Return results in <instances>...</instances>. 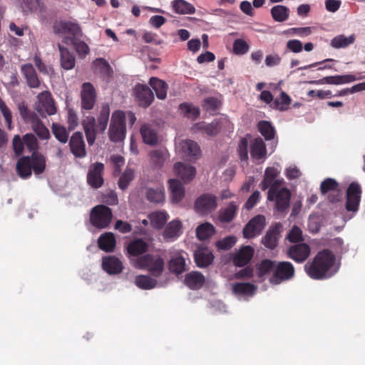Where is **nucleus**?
Masks as SVG:
<instances>
[{"mask_svg": "<svg viewBox=\"0 0 365 365\" xmlns=\"http://www.w3.org/2000/svg\"><path fill=\"white\" fill-rule=\"evenodd\" d=\"M335 256L330 250L324 249L319 252L312 261L304 265L306 273L313 279H324L330 277L334 272L331 269L335 263Z\"/></svg>", "mask_w": 365, "mask_h": 365, "instance_id": "1", "label": "nucleus"}, {"mask_svg": "<svg viewBox=\"0 0 365 365\" xmlns=\"http://www.w3.org/2000/svg\"><path fill=\"white\" fill-rule=\"evenodd\" d=\"M46 167V158L42 153H33L31 155L20 157L16 164V172L22 179H27L34 171L36 175L44 173Z\"/></svg>", "mask_w": 365, "mask_h": 365, "instance_id": "2", "label": "nucleus"}, {"mask_svg": "<svg viewBox=\"0 0 365 365\" xmlns=\"http://www.w3.org/2000/svg\"><path fill=\"white\" fill-rule=\"evenodd\" d=\"M135 264L137 268L146 269L155 277H159L165 269V260L159 255L145 254L138 257Z\"/></svg>", "mask_w": 365, "mask_h": 365, "instance_id": "3", "label": "nucleus"}, {"mask_svg": "<svg viewBox=\"0 0 365 365\" xmlns=\"http://www.w3.org/2000/svg\"><path fill=\"white\" fill-rule=\"evenodd\" d=\"M113 212L110 207L104 205L93 207L90 212L91 224L98 229L106 228L111 222Z\"/></svg>", "mask_w": 365, "mask_h": 365, "instance_id": "4", "label": "nucleus"}, {"mask_svg": "<svg viewBox=\"0 0 365 365\" xmlns=\"http://www.w3.org/2000/svg\"><path fill=\"white\" fill-rule=\"evenodd\" d=\"M125 115L122 110H115L111 117L109 138L113 142H120L125 137Z\"/></svg>", "mask_w": 365, "mask_h": 365, "instance_id": "5", "label": "nucleus"}, {"mask_svg": "<svg viewBox=\"0 0 365 365\" xmlns=\"http://www.w3.org/2000/svg\"><path fill=\"white\" fill-rule=\"evenodd\" d=\"M295 269L290 262L283 261L278 262L274 267V272L269 279L272 284H279L294 277Z\"/></svg>", "mask_w": 365, "mask_h": 365, "instance_id": "6", "label": "nucleus"}, {"mask_svg": "<svg viewBox=\"0 0 365 365\" xmlns=\"http://www.w3.org/2000/svg\"><path fill=\"white\" fill-rule=\"evenodd\" d=\"M217 207V197L210 193L201 195L195 202V209L200 215L210 213L215 210Z\"/></svg>", "mask_w": 365, "mask_h": 365, "instance_id": "7", "label": "nucleus"}, {"mask_svg": "<svg viewBox=\"0 0 365 365\" xmlns=\"http://www.w3.org/2000/svg\"><path fill=\"white\" fill-rule=\"evenodd\" d=\"M361 189L359 184L352 182L347 188L345 207L348 212H356L361 201Z\"/></svg>", "mask_w": 365, "mask_h": 365, "instance_id": "8", "label": "nucleus"}, {"mask_svg": "<svg viewBox=\"0 0 365 365\" xmlns=\"http://www.w3.org/2000/svg\"><path fill=\"white\" fill-rule=\"evenodd\" d=\"M104 165L102 163H95L92 164L87 173V183L93 188H100L104 183L103 173Z\"/></svg>", "mask_w": 365, "mask_h": 365, "instance_id": "9", "label": "nucleus"}, {"mask_svg": "<svg viewBox=\"0 0 365 365\" xmlns=\"http://www.w3.org/2000/svg\"><path fill=\"white\" fill-rule=\"evenodd\" d=\"M266 225L265 217L258 215L252 218L245 226L242 233L245 238L251 239L259 235Z\"/></svg>", "mask_w": 365, "mask_h": 365, "instance_id": "10", "label": "nucleus"}, {"mask_svg": "<svg viewBox=\"0 0 365 365\" xmlns=\"http://www.w3.org/2000/svg\"><path fill=\"white\" fill-rule=\"evenodd\" d=\"M96 102V91L94 86L89 82L83 83L81 91V108L91 110Z\"/></svg>", "mask_w": 365, "mask_h": 365, "instance_id": "11", "label": "nucleus"}, {"mask_svg": "<svg viewBox=\"0 0 365 365\" xmlns=\"http://www.w3.org/2000/svg\"><path fill=\"white\" fill-rule=\"evenodd\" d=\"M311 254L310 247L304 243H298L290 246L287 251V255L297 263H302L305 262Z\"/></svg>", "mask_w": 365, "mask_h": 365, "instance_id": "12", "label": "nucleus"}, {"mask_svg": "<svg viewBox=\"0 0 365 365\" xmlns=\"http://www.w3.org/2000/svg\"><path fill=\"white\" fill-rule=\"evenodd\" d=\"M134 93L139 106L146 108L154 101V94L152 90L145 84L138 83L134 88Z\"/></svg>", "mask_w": 365, "mask_h": 365, "instance_id": "13", "label": "nucleus"}, {"mask_svg": "<svg viewBox=\"0 0 365 365\" xmlns=\"http://www.w3.org/2000/svg\"><path fill=\"white\" fill-rule=\"evenodd\" d=\"M282 227L280 222L270 226L262 239V244L269 250H274L278 245Z\"/></svg>", "mask_w": 365, "mask_h": 365, "instance_id": "14", "label": "nucleus"}, {"mask_svg": "<svg viewBox=\"0 0 365 365\" xmlns=\"http://www.w3.org/2000/svg\"><path fill=\"white\" fill-rule=\"evenodd\" d=\"M38 111L43 115L44 113L48 115H54L56 113V108L54 101L48 91L41 92L38 95Z\"/></svg>", "mask_w": 365, "mask_h": 365, "instance_id": "15", "label": "nucleus"}, {"mask_svg": "<svg viewBox=\"0 0 365 365\" xmlns=\"http://www.w3.org/2000/svg\"><path fill=\"white\" fill-rule=\"evenodd\" d=\"M291 192L287 187H282L269 201L274 202L276 210L279 212H285L290 205Z\"/></svg>", "mask_w": 365, "mask_h": 365, "instance_id": "16", "label": "nucleus"}, {"mask_svg": "<svg viewBox=\"0 0 365 365\" xmlns=\"http://www.w3.org/2000/svg\"><path fill=\"white\" fill-rule=\"evenodd\" d=\"M361 78H356L354 75L346 74V75H336L326 76L319 80L309 81L310 84L322 85V84H330V85H341L354 82Z\"/></svg>", "mask_w": 365, "mask_h": 365, "instance_id": "17", "label": "nucleus"}, {"mask_svg": "<svg viewBox=\"0 0 365 365\" xmlns=\"http://www.w3.org/2000/svg\"><path fill=\"white\" fill-rule=\"evenodd\" d=\"M71 153L76 157L83 158L86 155V144L81 132H75L69 141Z\"/></svg>", "mask_w": 365, "mask_h": 365, "instance_id": "18", "label": "nucleus"}, {"mask_svg": "<svg viewBox=\"0 0 365 365\" xmlns=\"http://www.w3.org/2000/svg\"><path fill=\"white\" fill-rule=\"evenodd\" d=\"M102 268L108 274H118L122 272L123 265L115 256H106L102 258Z\"/></svg>", "mask_w": 365, "mask_h": 365, "instance_id": "19", "label": "nucleus"}, {"mask_svg": "<svg viewBox=\"0 0 365 365\" xmlns=\"http://www.w3.org/2000/svg\"><path fill=\"white\" fill-rule=\"evenodd\" d=\"M21 71L26 79L27 86L31 88H38L41 86L38 76L31 63H25L21 66Z\"/></svg>", "mask_w": 365, "mask_h": 365, "instance_id": "20", "label": "nucleus"}, {"mask_svg": "<svg viewBox=\"0 0 365 365\" xmlns=\"http://www.w3.org/2000/svg\"><path fill=\"white\" fill-rule=\"evenodd\" d=\"M55 34H68L74 38L79 36L81 33L79 25L68 21H60L55 23L53 26Z\"/></svg>", "mask_w": 365, "mask_h": 365, "instance_id": "21", "label": "nucleus"}, {"mask_svg": "<svg viewBox=\"0 0 365 365\" xmlns=\"http://www.w3.org/2000/svg\"><path fill=\"white\" fill-rule=\"evenodd\" d=\"M254 249L251 246H244L232 257V262L237 267H244L252 259Z\"/></svg>", "mask_w": 365, "mask_h": 365, "instance_id": "22", "label": "nucleus"}, {"mask_svg": "<svg viewBox=\"0 0 365 365\" xmlns=\"http://www.w3.org/2000/svg\"><path fill=\"white\" fill-rule=\"evenodd\" d=\"M182 222L180 220H174L169 222L163 233L164 240L166 242L175 241L182 234Z\"/></svg>", "mask_w": 365, "mask_h": 365, "instance_id": "23", "label": "nucleus"}, {"mask_svg": "<svg viewBox=\"0 0 365 365\" xmlns=\"http://www.w3.org/2000/svg\"><path fill=\"white\" fill-rule=\"evenodd\" d=\"M140 134L143 142L150 145L158 143L159 136L156 127L151 124H144L140 128Z\"/></svg>", "mask_w": 365, "mask_h": 365, "instance_id": "24", "label": "nucleus"}, {"mask_svg": "<svg viewBox=\"0 0 365 365\" xmlns=\"http://www.w3.org/2000/svg\"><path fill=\"white\" fill-rule=\"evenodd\" d=\"M194 259L198 267L205 268L213 262L214 255L207 248H199L195 252Z\"/></svg>", "mask_w": 365, "mask_h": 365, "instance_id": "25", "label": "nucleus"}, {"mask_svg": "<svg viewBox=\"0 0 365 365\" xmlns=\"http://www.w3.org/2000/svg\"><path fill=\"white\" fill-rule=\"evenodd\" d=\"M205 282L204 275L198 271H192L185 274L184 284L190 289L197 290L202 288Z\"/></svg>", "mask_w": 365, "mask_h": 365, "instance_id": "26", "label": "nucleus"}, {"mask_svg": "<svg viewBox=\"0 0 365 365\" xmlns=\"http://www.w3.org/2000/svg\"><path fill=\"white\" fill-rule=\"evenodd\" d=\"M174 171L178 177L181 178L185 182H189L193 179L196 174L195 168L193 166L178 162L174 165Z\"/></svg>", "mask_w": 365, "mask_h": 365, "instance_id": "27", "label": "nucleus"}, {"mask_svg": "<svg viewBox=\"0 0 365 365\" xmlns=\"http://www.w3.org/2000/svg\"><path fill=\"white\" fill-rule=\"evenodd\" d=\"M82 125L85 131L86 137L88 143L92 145L96 138L97 125L96 124V119L93 116H86L82 120Z\"/></svg>", "mask_w": 365, "mask_h": 365, "instance_id": "28", "label": "nucleus"}, {"mask_svg": "<svg viewBox=\"0 0 365 365\" xmlns=\"http://www.w3.org/2000/svg\"><path fill=\"white\" fill-rule=\"evenodd\" d=\"M168 184L172 201L178 203L185 196V187L177 179L169 180Z\"/></svg>", "mask_w": 365, "mask_h": 365, "instance_id": "29", "label": "nucleus"}, {"mask_svg": "<svg viewBox=\"0 0 365 365\" xmlns=\"http://www.w3.org/2000/svg\"><path fill=\"white\" fill-rule=\"evenodd\" d=\"M58 48L60 52V61L61 66L65 70H71L74 68L76 64V58L68 49L61 44H58Z\"/></svg>", "mask_w": 365, "mask_h": 365, "instance_id": "30", "label": "nucleus"}, {"mask_svg": "<svg viewBox=\"0 0 365 365\" xmlns=\"http://www.w3.org/2000/svg\"><path fill=\"white\" fill-rule=\"evenodd\" d=\"M93 68L94 73L100 75L103 79L110 78L113 73L108 62L102 58H97L93 62Z\"/></svg>", "mask_w": 365, "mask_h": 365, "instance_id": "31", "label": "nucleus"}, {"mask_svg": "<svg viewBox=\"0 0 365 365\" xmlns=\"http://www.w3.org/2000/svg\"><path fill=\"white\" fill-rule=\"evenodd\" d=\"M250 155L255 160L265 158L267 155L266 145L261 138H255L251 143Z\"/></svg>", "mask_w": 365, "mask_h": 365, "instance_id": "32", "label": "nucleus"}, {"mask_svg": "<svg viewBox=\"0 0 365 365\" xmlns=\"http://www.w3.org/2000/svg\"><path fill=\"white\" fill-rule=\"evenodd\" d=\"M98 247L106 252H112L116 245V240L112 232L102 234L98 240Z\"/></svg>", "mask_w": 365, "mask_h": 365, "instance_id": "33", "label": "nucleus"}, {"mask_svg": "<svg viewBox=\"0 0 365 365\" xmlns=\"http://www.w3.org/2000/svg\"><path fill=\"white\" fill-rule=\"evenodd\" d=\"M168 267L172 273L180 274L186 270L185 259L181 254L177 253L170 258Z\"/></svg>", "mask_w": 365, "mask_h": 365, "instance_id": "34", "label": "nucleus"}, {"mask_svg": "<svg viewBox=\"0 0 365 365\" xmlns=\"http://www.w3.org/2000/svg\"><path fill=\"white\" fill-rule=\"evenodd\" d=\"M149 84L155 91L158 99L164 100L166 98L168 85L164 81L157 77H151L149 80Z\"/></svg>", "mask_w": 365, "mask_h": 365, "instance_id": "35", "label": "nucleus"}, {"mask_svg": "<svg viewBox=\"0 0 365 365\" xmlns=\"http://www.w3.org/2000/svg\"><path fill=\"white\" fill-rule=\"evenodd\" d=\"M148 250V245L142 239H136L131 241L128 247L127 251L130 255L138 256L145 253Z\"/></svg>", "mask_w": 365, "mask_h": 365, "instance_id": "36", "label": "nucleus"}, {"mask_svg": "<svg viewBox=\"0 0 365 365\" xmlns=\"http://www.w3.org/2000/svg\"><path fill=\"white\" fill-rule=\"evenodd\" d=\"M220 128V123L215 120L208 124L205 122L195 123L192 127V130L204 131L207 135L214 136L219 133Z\"/></svg>", "mask_w": 365, "mask_h": 365, "instance_id": "37", "label": "nucleus"}, {"mask_svg": "<svg viewBox=\"0 0 365 365\" xmlns=\"http://www.w3.org/2000/svg\"><path fill=\"white\" fill-rule=\"evenodd\" d=\"M289 9L284 5H276L270 10V14L274 21L284 22L289 19Z\"/></svg>", "mask_w": 365, "mask_h": 365, "instance_id": "38", "label": "nucleus"}, {"mask_svg": "<svg viewBox=\"0 0 365 365\" xmlns=\"http://www.w3.org/2000/svg\"><path fill=\"white\" fill-rule=\"evenodd\" d=\"M34 117L31 120V127L35 133L42 140H47L50 138L48 129L39 120L36 115H32Z\"/></svg>", "mask_w": 365, "mask_h": 365, "instance_id": "39", "label": "nucleus"}, {"mask_svg": "<svg viewBox=\"0 0 365 365\" xmlns=\"http://www.w3.org/2000/svg\"><path fill=\"white\" fill-rule=\"evenodd\" d=\"M355 41L354 34L346 36L343 34L338 35L331 40L330 46L336 49L344 48L354 43Z\"/></svg>", "mask_w": 365, "mask_h": 365, "instance_id": "40", "label": "nucleus"}, {"mask_svg": "<svg viewBox=\"0 0 365 365\" xmlns=\"http://www.w3.org/2000/svg\"><path fill=\"white\" fill-rule=\"evenodd\" d=\"M238 210L237 205L234 202H231L228 205L220 210L219 219L222 222H231Z\"/></svg>", "mask_w": 365, "mask_h": 365, "instance_id": "41", "label": "nucleus"}, {"mask_svg": "<svg viewBox=\"0 0 365 365\" xmlns=\"http://www.w3.org/2000/svg\"><path fill=\"white\" fill-rule=\"evenodd\" d=\"M173 8L175 13L180 14H193L195 12L194 6L185 0H175Z\"/></svg>", "mask_w": 365, "mask_h": 365, "instance_id": "42", "label": "nucleus"}, {"mask_svg": "<svg viewBox=\"0 0 365 365\" xmlns=\"http://www.w3.org/2000/svg\"><path fill=\"white\" fill-rule=\"evenodd\" d=\"M215 232V227L209 222L199 225L196 229V235L200 240H205L211 237Z\"/></svg>", "mask_w": 365, "mask_h": 365, "instance_id": "43", "label": "nucleus"}, {"mask_svg": "<svg viewBox=\"0 0 365 365\" xmlns=\"http://www.w3.org/2000/svg\"><path fill=\"white\" fill-rule=\"evenodd\" d=\"M146 199L151 203L159 204L164 201L165 193L163 189L148 188L145 192Z\"/></svg>", "mask_w": 365, "mask_h": 365, "instance_id": "44", "label": "nucleus"}, {"mask_svg": "<svg viewBox=\"0 0 365 365\" xmlns=\"http://www.w3.org/2000/svg\"><path fill=\"white\" fill-rule=\"evenodd\" d=\"M257 128L266 140L274 139L275 129L270 122L267 120L259 121L257 124Z\"/></svg>", "mask_w": 365, "mask_h": 365, "instance_id": "45", "label": "nucleus"}, {"mask_svg": "<svg viewBox=\"0 0 365 365\" xmlns=\"http://www.w3.org/2000/svg\"><path fill=\"white\" fill-rule=\"evenodd\" d=\"M110 115V108L108 104H103L98 117L97 129L100 132H104L107 128Z\"/></svg>", "mask_w": 365, "mask_h": 365, "instance_id": "46", "label": "nucleus"}, {"mask_svg": "<svg viewBox=\"0 0 365 365\" xmlns=\"http://www.w3.org/2000/svg\"><path fill=\"white\" fill-rule=\"evenodd\" d=\"M151 225L155 229H161L168 220V215L165 212H153L149 215Z\"/></svg>", "mask_w": 365, "mask_h": 365, "instance_id": "47", "label": "nucleus"}, {"mask_svg": "<svg viewBox=\"0 0 365 365\" xmlns=\"http://www.w3.org/2000/svg\"><path fill=\"white\" fill-rule=\"evenodd\" d=\"M291 102L290 96L284 91H281L279 98L274 99L273 102V108L280 111H286L288 110Z\"/></svg>", "mask_w": 365, "mask_h": 365, "instance_id": "48", "label": "nucleus"}, {"mask_svg": "<svg viewBox=\"0 0 365 365\" xmlns=\"http://www.w3.org/2000/svg\"><path fill=\"white\" fill-rule=\"evenodd\" d=\"M135 284L140 289H150L156 286L157 281L150 276L140 274L135 277Z\"/></svg>", "mask_w": 365, "mask_h": 365, "instance_id": "49", "label": "nucleus"}, {"mask_svg": "<svg viewBox=\"0 0 365 365\" xmlns=\"http://www.w3.org/2000/svg\"><path fill=\"white\" fill-rule=\"evenodd\" d=\"M135 178V171L133 168L127 167L120 176L118 185L120 190H125Z\"/></svg>", "mask_w": 365, "mask_h": 365, "instance_id": "50", "label": "nucleus"}, {"mask_svg": "<svg viewBox=\"0 0 365 365\" xmlns=\"http://www.w3.org/2000/svg\"><path fill=\"white\" fill-rule=\"evenodd\" d=\"M279 171L274 167H269L265 170L263 180L260 183V187L262 190H266L269 187L270 182L277 180V178Z\"/></svg>", "mask_w": 365, "mask_h": 365, "instance_id": "51", "label": "nucleus"}, {"mask_svg": "<svg viewBox=\"0 0 365 365\" xmlns=\"http://www.w3.org/2000/svg\"><path fill=\"white\" fill-rule=\"evenodd\" d=\"M182 150L187 155L196 158L200 155V149L198 144L191 140H187L182 143Z\"/></svg>", "mask_w": 365, "mask_h": 365, "instance_id": "52", "label": "nucleus"}, {"mask_svg": "<svg viewBox=\"0 0 365 365\" xmlns=\"http://www.w3.org/2000/svg\"><path fill=\"white\" fill-rule=\"evenodd\" d=\"M255 289V286L249 282H238L232 287L234 293L243 295H252Z\"/></svg>", "mask_w": 365, "mask_h": 365, "instance_id": "53", "label": "nucleus"}, {"mask_svg": "<svg viewBox=\"0 0 365 365\" xmlns=\"http://www.w3.org/2000/svg\"><path fill=\"white\" fill-rule=\"evenodd\" d=\"M320 191L323 195L329 192H336L339 194L340 191L339 183L333 178H326L321 182Z\"/></svg>", "mask_w": 365, "mask_h": 365, "instance_id": "54", "label": "nucleus"}, {"mask_svg": "<svg viewBox=\"0 0 365 365\" xmlns=\"http://www.w3.org/2000/svg\"><path fill=\"white\" fill-rule=\"evenodd\" d=\"M51 130L55 138L59 142L66 143L68 141V133L64 126L53 123L51 126Z\"/></svg>", "mask_w": 365, "mask_h": 365, "instance_id": "55", "label": "nucleus"}, {"mask_svg": "<svg viewBox=\"0 0 365 365\" xmlns=\"http://www.w3.org/2000/svg\"><path fill=\"white\" fill-rule=\"evenodd\" d=\"M23 141L28 150L31 153H39L38 142L36 137L33 133H26L23 136Z\"/></svg>", "mask_w": 365, "mask_h": 365, "instance_id": "56", "label": "nucleus"}, {"mask_svg": "<svg viewBox=\"0 0 365 365\" xmlns=\"http://www.w3.org/2000/svg\"><path fill=\"white\" fill-rule=\"evenodd\" d=\"M180 108L184 115L192 120L196 119L200 115V109L189 103H182Z\"/></svg>", "mask_w": 365, "mask_h": 365, "instance_id": "57", "label": "nucleus"}, {"mask_svg": "<svg viewBox=\"0 0 365 365\" xmlns=\"http://www.w3.org/2000/svg\"><path fill=\"white\" fill-rule=\"evenodd\" d=\"M275 262L271 259H263L258 266V275L263 277L272 271L274 272Z\"/></svg>", "mask_w": 365, "mask_h": 365, "instance_id": "58", "label": "nucleus"}, {"mask_svg": "<svg viewBox=\"0 0 365 365\" xmlns=\"http://www.w3.org/2000/svg\"><path fill=\"white\" fill-rule=\"evenodd\" d=\"M286 239L292 243H302L304 239L302 235V230L294 225L288 232Z\"/></svg>", "mask_w": 365, "mask_h": 365, "instance_id": "59", "label": "nucleus"}, {"mask_svg": "<svg viewBox=\"0 0 365 365\" xmlns=\"http://www.w3.org/2000/svg\"><path fill=\"white\" fill-rule=\"evenodd\" d=\"M30 12L41 11L43 4L40 0H18Z\"/></svg>", "mask_w": 365, "mask_h": 365, "instance_id": "60", "label": "nucleus"}, {"mask_svg": "<svg viewBox=\"0 0 365 365\" xmlns=\"http://www.w3.org/2000/svg\"><path fill=\"white\" fill-rule=\"evenodd\" d=\"M250 49V45L242 38H237L233 43V52L237 55H244Z\"/></svg>", "mask_w": 365, "mask_h": 365, "instance_id": "61", "label": "nucleus"}, {"mask_svg": "<svg viewBox=\"0 0 365 365\" xmlns=\"http://www.w3.org/2000/svg\"><path fill=\"white\" fill-rule=\"evenodd\" d=\"M152 163L157 167H161L166 158L165 153L162 150H154L150 153Z\"/></svg>", "mask_w": 365, "mask_h": 365, "instance_id": "62", "label": "nucleus"}, {"mask_svg": "<svg viewBox=\"0 0 365 365\" xmlns=\"http://www.w3.org/2000/svg\"><path fill=\"white\" fill-rule=\"evenodd\" d=\"M237 239L234 236H228L216 242V247L220 250H228L231 249L236 243Z\"/></svg>", "mask_w": 365, "mask_h": 365, "instance_id": "63", "label": "nucleus"}, {"mask_svg": "<svg viewBox=\"0 0 365 365\" xmlns=\"http://www.w3.org/2000/svg\"><path fill=\"white\" fill-rule=\"evenodd\" d=\"M13 150L16 156H20L23 154L24 151V143L23 141V138L19 135H14L12 141Z\"/></svg>", "mask_w": 365, "mask_h": 365, "instance_id": "64", "label": "nucleus"}]
</instances>
